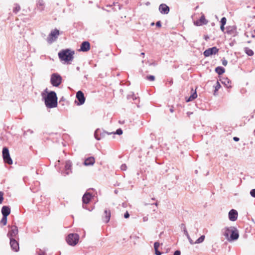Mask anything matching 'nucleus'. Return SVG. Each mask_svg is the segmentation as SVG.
Here are the masks:
<instances>
[{
    "label": "nucleus",
    "instance_id": "1",
    "mask_svg": "<svg viewBox=\"0 0 255 255\" xmlns=\"http://www.w3.org/2000/svg\"><path fill=\"white\" fill-rule=\"evenodd\" d=\"M222 235L229 242L237 240L239 237V231L234 226L226 227L221 230Z\"/></svg>",
    "mask_w": 255,
    "mask_h": 255
},
{
    "label": "nucleus",
    "instance_id": "2",
    "mask_svg": "<svg viewBox=\"0 0 255 255\" xmlns=\"http://www.w3.org/2000/svg\"><path fill=\"white\" fill-rule=\"evenodd\" d=\"M74 51L69 49L62 50L58 53V56L61 61L69 64L74 58Z\"/></svg>",
    "mask_w": 255,
    "mask_h": 255
},
{
    "label": "nucleus",
    "instance_id": "3",
    "mask_svg": "<svg viewBox=\"0 0 255 255\" xmlns=\"http://www.w3.org/2000/svg\"><path fill=\"white\" fill-rule=\"evenodd\" d=\"M45 104L48 108H53L57 106V97L54 91H51L44 97Z\"/></svg>",
    "mask_w": 255,
    "mask_h": 255
},
{
    "label": "nucleus",
    "instance_id": "4",
    "mask_svg": "<svg viewBox=\"0 0 255 255\" xmlns=\"http://www.w3.org/2000/svg\"><path fill=\"white\" fill-rule=\"evenodd\" d=\"M79 240V235L77 234L73 233L68 235L66 239V241L68 245L74 246L78 243Z\"/></svg>",
    "mask_w": 255,
    "mask_h": 255
},
{
    "label": "nucleus",
    "instance_id": "5",
    "mask_svg": "<svg viewBox=\"0 0 255 255\" xmlns=\"http://www.w3.org/2000/svg\"><path fill=\"white\" fill-rule=\"evenodd\" d=\"M62 78L57 73H53L51 76L50 82L55 87H58L61 83Z\"/></svg>",
    "mask_w": 255,
    "mask_h": 255
},
{
    "label": "nucleus",
    "instance_id": "6",
    "mask_svg": "<svg viewBox=\"0 0 255 255\" xmlns=\"http://www.w3.org/2000/svg\"><path fill=\"white\" fill-rule=\"evenodd\" d=\"M2 157L4 162L9 165L12 164V160L10 156L8 149L6 147L3 148Z\"/></svg>",
    "mask_w": 255,
    "mask_h": 255
},
{
    "label": "nucleus",
    "instance_id": "7",
    "mask_svg": "<svg viewBox=\"0 0 255 255\" xmlns=\"http://www.w3.org/2000/svg\"><path fill=\"white\" fill-rule=\"evenodd\" d=\"M59 35V31L57 29H54L49 34L47 41L49 43H51L56 40L58 35Z\"/></svg>",
    "mask_w": 255,
    "mask_h": 255
},
{
    "label": "nucleus",
    "instance_id": "8",
    "mask_svg": "<svg viewBox=\"0 0 255 255\" xmlns=\"http://www.w3.org/2000/svg\"><path fill=\"white\" fill-rule=\"evenodd\" d=\"M18 233L17 227L15 226H12L10 230L8 231L7 234V237L9 239H13L16 238Z\"/></svg>",
    "mask_w": 255,
    "mask_h": 255
},
{
    "label": "nucleus",
    "instance_id": "9",
    "mask_svg": "<svg viewBox=\"0 0 255 255\" xmlns=\"http://www.w3.org/2000/svg\"><path fill=\"white\" fill-rule=\"evenodd\" d=\"M72 173V163L70 160L65 162L64 170L61 172L63 176L68 175Z\"/></svg>",
    "mask_w": 255,
    "mask_h": 255
},
{
    "label": "nucleus",
    "instance_id": "10",
    "mask_svg": "<svg viewBox=\"0 0 255 255\" xmlns=\"http://www.w3.org/2000/svg\"><path fill=\"white\" fill-rule=\"evenodd\" d=\"M92 198V195L88 192L85 193L82 198V201H83V208L88 210V209L86 207V206L85 205V204H87L89 203L91 199ZM89 211H91L89 209Z\"/></svg>",
    "mask_w": 255,
    "mask_h": 255
},
{
    "label": "nucleus",
    "instance_id": "11",
    "mask_svg": "<svg viewBox=\"0 0 255 255\" xmlns=\"http://www.w3.org/2000/svg\"><path fill=\"white\" fill-rule=\"evenodd\" d=\"M219 49L216 47L208 48L204 51L203 54L205 57H209L218 53Z\"/></svg>",
    "mask_w": 255,
    "mask_h": 255
},
{
    "label": "nucleus",
    "instance_id": "12",
    "mask_svg": "<svg viewBox=\"0 0 255 255\" xmlns=\"http://www.w3.org/2000/svg\"><path fill=\"white\" fill-rule=\"evenodd\" d=\"M11 249L14 252H17L19 251V244L15 239H9Z\"/></svg>",
    "mask_w": 255,
    "mask_h": 255
},
{
    "label": "nucleus",
    "instance_id": "13",
    "mask_svg": "<svg viewBox=\"0 0 255 255\" xmlns=\"http://www.w3.org/2000/svg\"><path fill=\"white\" fill-rule=\"evenodd\" d=\"M76 97L79 101V103L77 104L78 105H82L85 103V98L83 93L82 91H78L76 93Z\"/></svg>",
    "mask_w": 255,
    "mask_h": 255
},
{
    "label": "nucleus",
    "instance_id": "14",
    "mask_svg": "<svg viewBox=\"0 0 255 255\" xmlns=\"http://www.w3.org/2000/svg\"><path fill=\"white\" fill-rule=\"evenodd\" d=\"M229 219L231 221H235L238 218V212L235 209H232L229 212Z\"/></svg>",
    "mask_w": 255,
    "mask_h": 255
},
{
    "label": "nucleus",
    "instance_id": "15",
    "mask_svg": "<svg viewBox=\"0 0 255 255\" xmlns=\"http://www.w3.org/2000/svg\"><path fill=\"white\" fill-rule=\"evenodd\" d=\"M208 23V21L205 19V17L204 14L202 15L199 20L195 21L194 23L197 26H200L203 24H206Z\"/></svg>",
    "mask_w": 255,
    "mask_h": 255
},
{
    "label": "nucleus",
    "instance_id": "16",
    "mask_svg": "<svg viewBox=\"0 0 255 255\" xmlns=\"http://www.w3.org/2000/svg\"><path fill=\"white\" fill-rule=\"evenodd\" d=\"M90 44L88 41H84L82 43L80 50L83 52H87L90 50Z\"/></svg>",
    "mask_w": 255,
    "mask_h": 255
},
{
    "label": "nucleus",
    "instance_id": "17",
    "mask_svg": "<svg viewBox=\"0 0 255 255\" xmlns=\"http://www.w3.org/2000/svg\"><path fill=\"white\" fill-rule=\"evenodd\" d=\"M159 10L162 14H167L169 11V7L166 4L162 3L159 6Z\"/></svg>",
    "mask_w": 255,
    "mask_h": 255
},
{
    "label": "nucleus",
    "instance_id": "18",
    "mask_svg": "<svg viewBox=\"0 0 255 255\" xmlns=\"http://www.w3.org/2000/svg\"><path fill=\"white\" fill-rule=\"evenodd\" d=\"M111 218V212L110 210H105L104 211V214L103 216V221L107 223L109 222Z\"/></svg>",
    "mask_w": 255,
    "mask_h": 255
},
{
    "label": "nucleus",
    "instance_id": "19",
    "mask_svg": "<svg viewBox=\"0 0 255 255\" xmlns=\"http://www.w3.org/2000/svg\"><path fill=\"white\" fill-rule=\"evenodd\" d=\"M36 7L40 11H42L44 10L45 3L43 0H38L36 1Z\"/></svg>",
    "mask_w": 255,
    "mask_h": 255
},
{
    "label": "nucleus",
    "instance_id": "20",
    "mask_svg": "<svg viewBox=\"0 0 255 255\" xmlns=\"http://www.w3.org/2000/svg\"><path fill=\"white\" fill-rule=\"evenodd\" d=\"M220 81L227 88H230L232 87L231 85V81L227 77H222L220 79Z\"/></svg>",
    "mask_w": 255,
    "mask_h": 255
},
{
    "label": "nucleus",
    "instance_id": "21",
    "mask_svg": "<svg viewBox=\"0 0 255 255\" xmlns=\"http://www.w3.org/2000/svg\"><path fill=\"white\" fill-rule=\"evenodd\" d=\"M2 216L7 217L10 213V209L8 206H4L1 208Z\"/></svg>",
    "mask_w": 255,
    "mask_h": 255
},
{
    "label": "nucleus",
    "instance_id": "22",
    "mask_svg": "<svg viewBox=\"0 0 255 255\" xmlns=\"http://www.w3.org/2000/svg\"><path fill=\"white\" fill-rule=\"evenodd\" d=\"M95 162V158L93 157H90L85 160L84 164L86 166L93 165Z\"/></svg>",
    "mask_w": 255,
    "mask_h": 255
},
{
    "label": "nucleus",
    "instance_id": "23",
    "mask_svg": "<svg viewBox=\"0 0 255 255\" xmlns=\"http://www.w3.org/2000/svg\"><path fill=\"white\" fill-rule=\"evenodd\" d=\"M159 245H160V244L158 242H155L154 244V248L155 250V254H156V255H161V252L158 250Z\"/></svg>",
    "mask_w": 255,
    "mask_h": 255
},
{
    "label": "nucleus",
    "instance_id": "24",
    "mask_svg": "<svg viewBox=\"0 0 255 255\" xmlns=\"http://www.w3.org/2000/svg\"><path fill=\"white\" fill-rule=\"evenodd\" d=\"M215 71L219 75H221V74H223L225 72V69L223 67L219 66V67H217L216 68Z\"/></svg>",
    "mask_w": 255,
    "mask_h": 255
},
{
    "label": "nucleus",
    "instance_id": "25",
    "mask_svg": "<svg viewBox=\"0 0 255 255\" xmlns=\"http://www.w3.org/2000/svg\"><path fill=\"white\" fill-rule=\"evenodd\" d=\"M244 51L248 56H251L254 54V51L248 47H245Z\"/></svg>",
    "mask_w": 255,
    "mask_h": 255
},
{
    "label": "nucleus",
    "instance_id": "26",
    "mask_svg": "<svg viewBox=\"0 0 255 255\" xmlns=\"http://www.w3.org/2000/svg\"><path fill=\"white\" fill-rule=\"evenodd\" d=\"M205 238L204 235L201 236L199 238H198L195 242V244H200L203 242Z\"/></svg>",
    "mask_w": 255,
    "mask_h": 255
},
{
    "label": "nucleus",
    "instance_id": "27",
    "mask_svg": "<svg viewBox=\"0 0 255 255\" xmlns=\"http://www.w3.org/2000/svg\"><path fill=\"white\" fill-rule=\"evenodd\" d=\"M197 97V95L196 92L193 93L189 98V99L187 100V102L191 101L193 100L196 99Z\"/></svg>",
    "mask_w": 255,
    "mask_h": 255
},
{
    "label": "nucleus",
    "instance_id": "28",
    "mask_svg": "<svg viewBox=\"0 0 255 255\" xmlns=\"http://www.w3.org/2000/svg\"><path fill=\"white\" fill-rule=\"evenodd\" d=\"M20 9V7L19 4H15L14 7L13 9V12L15 13H17Z\"/></svg>",
    "mask_w": 255,
    "mask_h": 255
},
{
    "label": "nucleus",
    "instance_id": "29",
    "mask_svg": "<svg viewBox=\"0 0 255 255\" xmlns=\"http://www.w3.org/2000/svg\"><path fill=\"white\" fill-rule=\"evenodd\" d=\"M3 226L6 225L7 223V217L2 216V218L0 222Z\"/></svg>",
    "mask_w": 255,
    "mask_h": 255
},
{
    "label": "nucleus",
    "instance_id": "30",
    "mask_svg": "<svg viewBox=\"0 0 255 255\" xmlns=\"http://www.w3.org/2000/svg\"><path fill=\"white\" fill-rule=\"evenodd\" d=\"M221 87V85L219 83V82L218 81L216 83V85L215 86V91H214V94L217 91H218V90Z\"/></svg>",
    "mask_w": 255,
    "mask_h": 255
},
{
    "label": "nucleus",
    "instance_id": "31",
    "mask_svg": "<svg viewBox=\"0 0 255 255\" xmlns=\"http://www.w3.org/2000/svg\"><path fill=\"white\" fill-rule=\"evenodd\" d=\"M146 79L147 80L150 81H153L155 80V77L153 75H149L147 76L146 77Z\"/></svg>",
    "mask_w": 255,
    "mask_h": 255
},
{
    "label": "nucleus",
    "instance_id": "32",
    "mask_svg": "<svg viewBox=\"0 0 255 255\" xmlns=\"http://www.w3.org/2000/svg\"><path fill=\"white\" fill-rule=\"evenodd\" d=\"M98 132H99V130L98 129H97L95 131V133H94V136L96 138V139L99 140L101 139V138L100 137H99L98 135Z\"/></svg>",
    "mask_w": 255,
    "mask_h": 255
},
{
    "label": "nucleus",
    "instance_id": "33",
    "mask_svg": "<svg viewBox=\"0 0 255 255\" xmlns=\"http://www.w3.org/2000/svg\"><path fill=\"white\" fill-rule=\"evenodd\" d=\"M113 133L121 135L123 133V130L121 128H119L116 130V132H113Z\"/></svg>",
    "mask_w": 255,
    "mask_h": 255
},
{
    "label": "nucleus",
    "instance_id": "34",
    "mask_svg": "<svg viewBox=\"0 0 255 255\" xmlns=\"http://www.w3.org/2000/svg\"><path fill=\"white\" fill-rule=\"evenodd\" d=\"M226 21H227L226 18L225 17H222L221 20V25H225L226 23Z\"/></svg>",
    "mask_w": 255,
    "mask_h": 255
},
{
    "label": "nucleus",
    "instance_id": "35",
    "mask_svg": "<svg viewBox=\"0 0 255 255\" xmlns=\"http://www.w3.org/2000/svg\"><path fill=\"white\" fill-rule=\"evenodd\" d=\"M3 192L0 191V204H1L3 200Z\"/></svg>",
    "mask_w": 255,
    "mask_h": 255
},
{
    "label": "nucleus",
    "instance_id": "36",
    "mask_svg": "<svg viewBox=\"0 0 255 255\" xmlns=\"http://www.w3.org/2000/svg\"><path fill=\"white\" fill-rule=\"evenodd\" d=\"M250 195L252 197L255 198V189L251 190Z\"/></svg>",
    "mask_w": 255,
    "mask_h": 255
},
{
    "label": "nucleus",
    "instance_id": "37",
    "mask_svg": "<svg viewBox=\"0 0 255 255\" xmlns=\"http://www.w3.org/2000/svg\"><path fill=\"white\" fill-rule=\"evenodd\" d=\"M189 243L191 245H193L195 244V242H193V241L191 239L190 236L189 235L188 237H187Z\"/></svg>",
    "mask_w": 255,
    "mask_h": 255
},
{
    "label": "nucleus",
    "instance_id": "38",
    "mask_svg": "<svg viewBox=\"0 0 255 255\" xmlns=\"http://www.w3.org/2000/svg\"><path fill=\"white\" fill-rule=\"evenodd\" d=\"M121 169L122 170H126L127 169V165L125 164H123L121 166Z\"/></svg>",
    "mask_w": 255,
    "mask_h": 255
},
{
    "label": "nucleus",
    "instance_id": "39",
    "mask_svg": "<svg viewBox=\"0 0 255 255\" xmlns=\"http://www.w3.org/2000/svg\"><path fill=\"white\" fill-rule=\"evenodd\" d=\"M183 233L186 237H188V236L189 235L186 229H184V230H183Z\"/></svg>",
    "mask_w": 255,
    "mask_h": 255
},
{
    "label": "nucleus",
    "instance_id": "40",
    "mask_svg": "<svg viewBox=\"0 0 255 255\" xmlns=\"http://www.w3.org/2000/svg\"><path fill=\"white\" fill-rule=\"evenodd\" d=\"M129 216V214H128V212H126L125 214H124V217L125 218H128Z\"/></svg>",
    "mask_w": 255,
    "mask_h": 255
},
{
    "label": "nucleus",
    "instance_id": "41",
    "mask_svg": "<svg viewBox=\"0 0 255 255\" xmlns=\"http://www.w3.org/2000/svg\"><path fill=\"white\" fill-rule=\"evenodd\" d=\"M181 253L180 251H176L174 252V255H180Z\"/></svg>",
    "mask_w": 255,
    "mask_h": 255
},
{
    "label": "nucleus",
    "instance_id": "42",
    "mask_svg": "<svg viewBox=\"0 0 255 255\" xmlns=\"http://www.w3.org/2000/svg\"><path fill=\"white\" fill-rule=\"evenodd\" d=\"M156 26L157 27H161V22L160 21H158L156 23Z\"/></svg>",
    "mask_w": 255,
    "mask_h": 255
},
{
    "label": "nucleus",
    "instance_id": "43",
    "mask_svg": "<svg viewBox=\"0 0 255 255\" xmlns=\"http://www.w3.org/2000/svg\"><path fill=\"white\" fill-rule=\"evenodd\" d=\"M227 63H228V62L227 60H223L222 64L223 65L226 66L227 65Z\"/></svg>",
    "mask_w": 255,
    "mask_h": 255
},
{
    "label": "nucleus",
    "instance_id": "44",
    "mask_svg": "<svg viewBox=\"0 0 255 255\" xmlns=\"http://www.w3.org/2000/svg\"><path fill=\"white\" fill-rule=\"evenodd\" d=\"M148 219V218L147 216H145V217H143V218H142L143 221L144 222L147 221Z\"/></svg>",
    "mask_w": 255,
    "mask_h": 255
},
{
    "label": "nucleus",
    "instance_id": "45",
    "mask_svg": "<svg viewBox=\"0 0 255 255\" xmlns=\"http://www.w3.org/2000/svg\"><path fill=\"white\" fill-rule=\"evenodd\" d=\"M181 229H183V230H184V229H186L185 224H181Z\"/></svg>",
    "mask_w": 255,
    "mask_h": 255
},
{
    "label": "nucleus",
    "instance_id": "46",
    "mask_svg": "<svg viewBox=\"0 0 255 255\" xmlns=\"http://www.w3.org/2000/svg\"><path fill=\"white\" fill-rule=\"evenodd\" d=\"M224 26H225V25H221V24L220 28H221V30L222 31H224V29H225Z\"/></svg>",
    "mask_w": 255,
    "mask_h": 255
},
{
    "label": "nucleus",
    "instance_id": "47",
    "mask_svg": "<svg viewBox=\"0 0 255 255\" xmlns=\"http://www.w3.org/2000/svg\"><path fill=\"white\" fill-rule=\"evenodd\" d=\"M233 139L236 141H238L239 140V137H234L233 138Z\"/></svg>",
    "mask_w": 255,
    "mask_h": 255
},
{
    "label": "nucleus",
    "instance_id": "48",
    "mask_svg": "<svg viewBox=\"0 0 255 255\" xmlns=\"http://www.w3.org/2000/svg\"><path fill=\"white\" fill-rule=\"evenodd\" d=\"M25 132H26V133L29 132V133L31 134V133H33V131L32 130H31V129H28Z\"/></svg>",
    "mask_w": 255,
    "mask_h": 255
},
{
    "label": "nucleus",
    "instance_id": "49",
    "mask_svg": "<svg viewBox=\"0 0 255 255\" xmlns=\"http://www.w3.org/2000/svg\"><path fill=\"white\" fill-rule=\"evenodd\" d=\"M187 114L188 117H190V115L192 114V112H188L187 113Z\"/></svg>",
    "mask_w": 255,
    "mask_h": 255
},
{
    "label": "nucleus",
    "instance_id": "50",
    "mask_svg": "<svg viewBox=\"0 0 255 255\" xmlns=\"http://www.w3.org/2000/svg\"><path fill=\"white\" fill-rule=\"evenodd\" d=\"M170 112L171 113H173L174 112V110L172 108L170 109Z\"/></svg>",
    "mask_w": 255,
    "mask_h": 255
},
{
    "label": "nucleus",
    "instance_id": "51",
    "mask_svg": "<svg viewBox=\"0 0 255 255\" xmlns=\"http://www.w3.org/2000/svg\"><path fill=\"white\" fill-rule=\"evenodd\" d=\"M132 99L133 100H134L136 99V98L134 96H133Z\"/></svg>",
    "mask_w": 255,
    "mask_h": 255
},
{
    "label": "nucleus",
    "instance_id": "52",
    "mask_svg": "<svg viewBox=\"0 0 255 255\" xmlns=\"http://www.w3.org/2000/svg\"><path fill=\"white\" fill-rule=\"evenodd\" d=\"M38 255H44V253L39 254Z\"/></svg>",
    "mask_w": 255,
    "mask_h": 255
},
{
    "label": "nucleus",
    "instance_id": "53",
    "mask_svg": "<svg viewBox=\"0 0 255 255\" xmlns=\"http://www.w3.org/2000/svg\"><path fill=\"white\" fill-rule=\"evenodd\" d=\"M195 172V173H196V174H197V173H198V170H196Z\"/></svg>",
    "mask_w": 255,
    "mask_h": 255
},
{
    "label": "nucleus",
    "instance_id": "54",
    "mask_svg": "<svg viewBox=\"0 0 255 255\" xmlns=\"http://www.w3.org/2000/svg\"><path fill=\"white\" fill-rule=\"evenodd\" d=\"M154 204L156 206H157V205H158L157 203H155Z\"/></svg>",
    "mask_w": 255,
    "mask_h": 255
},
{
    "label": "nucleus",
    "instance_id": "55",
    "mask_svg": "<svg viewBox=\"0 0 255 255\" xmlns=\"http://www.w3.org/2000/svg\"><path fill=\"white\" fill-rule=\"evenodd\" d=\"M141 55H144V53L142 52V53H141Z\"/></svg>",
    "mask_w": 255,
    "mask_h": 255
},
{
    "label": "nucleus",
    "instance_id": "56",
    "mask_svg": "<svg viewBox=\"0 0 255 255\" xmlns=\"http://www.w3.org/2000/svg\"><path fill=\"white\" fill-rule=\"evenodd\" d=\"M115 193H116V194L118 193V192H117V190H115Z\"/></svg>",
    "mask_w": 255,
    "mask_h": 255
},
{
    "label": "nucleus",
    "instance_id": "57",
    "mask_svg": "<svg viewBox=\"0 0 255 255\" xmlns=\"http://www.w3.org/2000/svg\"><path fill=\"white\" fill-rule=\"evenodd\" d=\"M77 69L78 70H79V67H77Z\"/></svg>",
    "mask_w": 255,
    "mask_h": 255
}]
</instances>
